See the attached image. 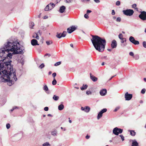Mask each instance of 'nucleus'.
I'll return each instance as SVG.
<instances>
[{"label": "nucleus", "mask_w": 146, "mask_h": 146, "mask_svg": "<svg viewBox=\"0 0 146 146\" xmlns=\"http://www.w3.org/2000/svg\"><path fill=\"white\" fill-rule=\"evenodd\" d=\"M24 47L21 46L17 41H8L5 46L0 50V57L3 59L0 60V81L7 82L9 86L14 84V80H17L15 70L14 71L11 64L12 61L9 59L12 58L13 54H22Z\"/></svg>", "instance_id": "obj_1"}, {"label": "nucleus", "mask_w": 146, "mask_h": 146, "mask_svg": "<svg viewBox=\"0 0 146 146\" xmlns=\"http://www.w3.org/2000/svg\"><path fill=\"white\" fill-rule=\"evenodd\" d=\"M92 38L91 40L96 49L100 52H103L106 44L105 39L102 38L97 35H92Z\"/></svg>", "instance_id": "obj_2"}, {"label": "nucleus", "mask_w": 146, "mask_h": 146, "mask_svg": "<svg viewBox=\"0 0 146 146\" xmlns=\"http://www.w3.org/2000/svg\"><path fill=\"white\" fill-rule=\"evenodd\" d=\"M123 12L124 15L129 16L132 15L134 13L133 10L131 9H127L126 10H123Z\"/></svg>", "instance_id": "obj_3"}, {"label": "nucleus", "mask_w": 146, "mask_h": 146, "mask_svg": "<svg viewBox=\"0 0 146 146\" xmlns=\"http://www.w3.org/2000/svg\"><path fill=\"white\" fill-rule=\"evenodd\" d=\"M122 131V129L119 128L117 127L114 128L113 131V133L116 135H118L119 133H121Z\"/></svg>", "instance_id": "obj_4"}, {"label": "nucleus", "mask_w": 146, "mask_h": 146, "mask_svg": "<svg viewBox=\"0 0 146 146\" xmlns=\"http://www.w3.org/2000/svg\"><path fill=\"white\" fill-rule=\"evenodd\" d=\"M139 17L143 21L146 20V12H141V14L139 15Z\"/></svg>", "instance_id": "obj_5"}, {"label": "nucleus", "mask_w": 146, "mask_h": 146, "mask_svg": "<svg viewBox=\"0 0 146 146\" xmlns=\"http://www.w3.org/2000/svg\"><path fill=\"white\" fill-rule=\"evenodd\" d=\"M67 34L66 31H64L62 33L57 32L56 36L58 38H60L62 37H65Z\"/></svg>", "instance_id": "obj_6"}, {"label": "nucleus", "mask_w": 146, "mask_h": 146, "mask_svg": "<svg viewBox=\"0 0 146 146\" xmlns=\"http://www.w3.org/2000/svg\"><path fill=\"white\" fill-rule=\"evenodd\" d=\"M107 111L106 108H104L101 111L98 113L97 117V119H99L102 116L103 113L106 112Z\"/></svg>", "instance_id": "obj_7"}, {"label": "nucleus", "mask_w": 146, "mask_h": 146, "mask_svg": "<svg viewBox=\"0 0 146 146\" xmlns=\"http://www.w3.org/2000/svg\"><path fill=\"white\" fill-rule=\"evenodd\" d=\"M129 40L130 42L135 45H138L139 44V41L135 40L133 36H130L129 38Z\"/></svg>", "instance_id": "obj_8"}, {"label": "nucleus", "mask_w": 146, "mask_h": 146, "mask_svg": "<svg viewBox=\"0 0 146 146\" xmlns=\"http://www.w3.org/2000/svg\"><path fill=\"white\" fill-rule=\"evenodd\" d=\"M132 95L129 94L128 92H126L125 95V98L126 100H130L132 98Z\"/></svg>", "instance_id": "obj_9"}, {"label": "nucleus", "mask_w": 146, "mask_h": 146, "mask_svg": "<svg viewBox=\"0 0 146 146\" xmlns=\"http://www.w3.org/2000/svg\"><path fill=\"white\" fill-rule=\"evenodd\" d=\"M76 28L74 26H72L67 29V31L69 33H71L76 29Z\"/></svg>", "instance_id": "obj_10"}, {"label": "nucleus", "mask_w": 146, "mask_h": 146, "mask_svg": "<svg viewBox=\"0 0 146 146\" xmlns=\"http://www.w3.org/2000/svg\"><path fill=\"white\" fill-rule=\"evenodd\" d=\"M117 46V43L116 41L115 40H113L111 44V47L112 48H116Z\"/></svg>", "instance_id": "obj_11"}, {"label": "nucleus", "mask_w": 146, "mask_h": 146, "mask_svg": "<svg viewBox=\"0 0 146 146\" xmlns=\"http://www.w3.org/2000/svg\"><path fill=\"white\" fill-rule=\"evenodd\" d=\"M81 110L82 111H84L85 112L88 113L89 111L90 110V108L88 106H86L85 108L82 107L81 108Z\"/></svg>", "instance_id": "obj_12"}, {"label": "nucleus", "mask_w": 146, "mask_h": 146, "mask_svg": "<svg viewBox=\"0 0 146 146\" xmlns=\"http://www.w3.org/2000/svg\"><path fill=\"white\" fill-rule=\"evenodd\" d=\"M100 93L101 96H105L107 93V90L106 89H102L100 91Z\"/></svg>", "instance_id": "obj_13"}, {"label": "nucleus", "mask_w": 146, "mask_h": 146, "mask_svg": "<svg viewBox=\"0 0 146 146\" xmlns=\"http://www.w3.org/2000/svg\"><path fill=\"white\" fill-rule=\"evenodd\" d=\"M90 79L93 81L96 82L98 80V78L92 75L91 73L90 74Z\"/></svg>", "instance_id": "obj_14"}, {"label": "nucleus", "mask_w": 146, "mask_h": 146, "mask_svg": "<svg viewBox=\"0 0 146 146\" xmlns=\"http://www.w3.org/2000/svg\"><path fill=\"white\" fill-rule=\"evenodd\" d=\"M31 44L33 46H35L36 45H39V44L38 43L37 41L35 39H33L31 41Z\"/></svg>", "instance_id": "obj_15"}, {"label": "nucleus", "mask_w": 146, "mask_h": 146, "mask_svg": "<svg viewBox=\"0 0 146 146\" xmlns=\"http://www.w3.org/2000/svg\"><path fill=\"white\" fill-rule=\"evenodd\" d=\"M132 143L131 146H138L139 143L135 139L132 140Z\"/></svg>", "instance_id": "obj_16"}, {"label": "nucleus", "mask_w": 146, "mask_h": 146, "mask_svg": "<svg viewBox=\"0 0 146 146\" xmlns=\"http://www.w3.org/2000/svg\"><path fill=\"white\" fill-rule=\"evenodd\" d=\"M66 9V7L64 6H62L60 7L59 11L61 13H63L65 11Z\"/></svg>", "instance_id": "obj_17"}, {"label": "nucleus", "mask_w": 146, "mask_h": 146, "mask_svg": "<svg viewBox=\"0 0 146 146\" xmlns=\"http://www.w3.org/2000/svg\"><path fill=\"white\" fill-rule=\"evenodd\" d=\"M51 134L52 135L54 136H56L57 135V132L56 130H54L51 131Z\"/></svg>", "instance_id": "obj_18"}, {"label": "nucleus", "mask_w": 146, "mask_h": 146, "mask_svg": "<svg viewBox=\"0 0 146 146\" xmlns=\"http://www.w3.org/2000/svg\"><path fill=\"white\" fill-rule=\"evenodd\" d=\"M88 87V85L86 84L84 85L83 84L82 86L80 88V89L81 90H85Z\"/></svg>", "instance_id": "obj_19"}, {"label": "nucleus", "mask_w": 146, "mask_h": 146, "mask_svg": "<svg viewBox=\"0 0 146 146\" xmlns=\"http://www.w3.org/2000/svg\"><path fill=\"white\" fill-rule=\"evenodd\" d=\"M64 105L62 104H61L58 106V109L59 110H62L64 109Z\"/></svg>", "instance_id": "obj_20"}, {"label": "nucleus", "mask_w": 146, "mask_h": 146, "mask_svg": "<svg viewBox=\"0 0 146 146\" xmlns=\"http://www.w3.org/2000/svg\"><path fill=\"white\" fill-rule=\"evenodd\" d=\"M50 7L49 4L46 5V7L44 9V10L45 11H48L50 10Z\"/></svg>", "instance_id": "obj_21"}, {"label": "nucleus", "mask_w": 146, "mask_h": 146, "mask_svg": "<svg viewBox=\"0 0 146 146\" xmlns=\"http://www.w3.org/2000/svg\"><path fill=\"white\" fill-rule=\"evenodd\" d=\"M52 98L54 100L57 101L58 100L59 97L58 96H56V95H54L53 97Z\"/></svg>", "instance_id": "obj_22"}, {"label": "nucleus", "mask_w": 146, "mask_h": 146, "mask_svg": "<svg viewBox=\"0 0 146 146\" xmlns=\"http://www.w3.org/2000/svg\"><path fill=\"white\" fill-rule=\"evenodd\" d=\"M129 131L130 132V135L132 136H134L135 135V132L134 131L129 130Z\"/></svg>", "instance_id": "obj_23"}, {"label": "nucleus", "mask_w": 146, "mask_h": 146, "mask_svg": "<svg viewBox=\"0 0 146 146\" xmlns=\"http://www.w3.org/2000/svg\"><path fill=\"white\" fill-rule=\"evenodd\" d=\"M50 7V10L52 9L55 6V5L53 3H51L49 4Z\"/></svg>", "instance_id": "obj_24"}, {"label": "nucleus", "mask_w": 146, "mask_h": 146, "mask_svg": "<svg viewBox=\"0 0 146 146\" xmlns=\"http://www.w3.org/2000/svg\"><path fill=\"white\" fill-rule=\"evenodd\" d=\"M43 89L47 93V91L48 90V89L46 85H45L43 87Z\"/></svg>", "instance_id": "obj_25"}, {"label": "nucleus", "mask_w": 146, "mask_h": 146, "mask_svg": "<svg viewBox=\"0 0 146 146\" xmlns=\"http://www.w3.org/2000/svg\"><path fill=\"white\" fill-rule=\"evenodd\" d=\"M50 145L48 142H46L42 144V146H50Z\"/></svg>", "instance_id": "obj_26"}, {"label": "nucleus", "mask_w": 146, "mask_h": 146, "mask_svg": "<svg viewBox=\"0 0 146 146\" xmlns=\"http://www.w3.org/2000/svg\"><path fill=\"white\" fill-rule=\"evenodd\" d=\"M34 26V23L33 22H31L29 24V27L30 28H33V27Z\"/></svg>", "instance_id": "obj_27"}, {"label": "nucleus", "mask_w": 146, "mask_h": 146, "mask_svg": "<svg viewBox=\"0 0 146 146\" xmlns=\"http://www.w3.org/2000/svg\"><path fill=\"white\" fill-rule=\"evenodd\" d=\"M133 58L136 60H138L139 58V55L138 54H136L133 57Z\"/></svg>", "instance_id": "obj_28"}, {"label": "nucleus", "mask_w": 146, "mask_h": 146, "mask_svg": "<svg viewBox=\"0 0 146 146\" xmlns=\"http://www.w3.org/2000/svg\"><path fill=\"white\" fill-rule=\"evenodd\" d=\"M57 83V82L56 80H55V78H54L53 81H52V84L53 85H55Z\"/></svg>", "instance_id": "obj_29"}, {"label": "nucleus", "mask_w": 146, "mask_h": 146, "mask_svg": "<svg viewBox=\"0 0 146 146\" xmlns=\"http://www.w3.org/2000/svg\"><path fill=\"white\" fill-rule=\"evenodd\" d=\"M120 40H121V43H123L125 42H126V39L125 38H123Z\"/></svg>", "instance_id": "obj_30"}, {"label": "nucleus", "mask_w": 146, "mask_h": 146, "mask_svg": "<svg viewBox=\"0 0 146 146\" xmlns=\"http://www.w3.org/2000/svg\"><path fill=\"white\" fill-rule=\"evenodd\" d=\"M33 37L36 38L37 39H39V37L38 36L37 34H36L35 36L33 35Z\"/></svg>", "instance_id": "obj_31"}, {"label": "nucleus", "mask_w": 146, "mask_h": 146, "mask_svg": "<svg viewBox=\"0 0 146 146\" xmlns=\"http://www.w3.org/2000/svg\"><path fill=\"white\" fill-rule=\"evenodd\" d=\"M61 62H56V63H55L54 64V66H57L60 65L61 64Z\"/></svg>", "instance_id": "obj_32"}, {"label": "nucleus", "mask_w": 146, "mask_h": 146, "mask_svg": "<svg viewBox=\"0 0 146 146\" xmlns=\"http://www.w3.org/2000/svg\"><path fill=\"white\" fill-rule=\"evenodd\" d=\"M119 38L120 39H121L122 38H123V35L121 33L119 34L118 36Z\"/></svg>", "instance_id": "obj_33"}, {"label": "nucleus", "mask_w": 146, "mask_h": 146, "mask_svg": "<svg viewBox=\"0 0 146 146\" xmlns=\"http://www.w3.org/2000/svg\"><path fill=\"white\" fill-rule=\"evenodd\" d=\"M143 47L146 48V42L144 41L143 42Z\"/></svg>", "instance_id": "obj_34"}, {"label": "nucleus", "mask_w": 146, "mask_h": 146, "mask_svg": "<svg viewBox=\"0 0 146 146\" xmlns=\"http://www.w3.org/2000/svg\"><path fill=\"white\" fill-rule=\"evenodd\" d=\"M121 20V18L120 17H117L116 19V21L117 22H120Z\"/></svg>", "instance_id": "obj_35"}, {"label": "nucleus", "mask_w": 146, "mask_h": 146, "mask_svg": "<svg viewBox=\"0 0 146 146\" xmlns=\"http://www.w3.org/2000/svg\"><path fill=\"white\" fill-rule=\"evenodd\" d=\"M46 43L48 45H50V44L52 43V42L51 41H46Z\"/></svg>", "instance_id": "obj_36"}, {"label": "nucleus", "mask_w": 146, "mask_h": 146, "mask_svg": "<svg viewBox=\"0 0 146 146\" xmlns=\"http://www.w3.org/2000/svg\"><path fill=\"white\" fill-rule=\"evenodd\" d=\"M120 108V107L119 106H118L117 107H116L115 110H114V111L115 112L116 111H117L118 110H119Z\"/></svg>", "instance_id": "obj_37"}, {"label": "nucleus", "mask_w": 146, "mask_h": 146, "mask_svg": "<svg viewBox=\"0 0 146 146\" xmlns=\"http://www.w3.org/2000/svg\"><path fill=\"white\" fill-rule=\"evenodd\" d=\"M86 94L88 95H89L90 94L91 95L92 94V93L90 91H87L86 92Z\"/></svg>", "instance_id": "obj_38"}, {"label": "nucleus", "mask_w": 146, "mask_h": 146, "mask_svg": "<svg viewBox=\"0 0 146 146\" xmlns=\"http://www.w3.org/2000/svg\"><path fill=\"white\" fill-rule=\"evenodd\" d=\"M145 88H143L141 90V93L142 94H144L145 92Z\"/></svg>", "instance_id": "obj_39"}, {"label": "nucleus", "mask_w": 146, "mask_h": 146, "mask_svg": "<svg viewBox=\"0 0 146 146\" xmlns=\"http://www.w3.org/2000/svg\"><path fill=\"white\" fill-rule=\"evenodd\" d=\"M44 66V64H42L39 66V67L41 68L42 69Z\"/></svg>", "instance_id": "obj_40"}, {"label": "nucleus", "mask_w": 146, "mask_h": 146, "mask_svg": "<svg viewBox=\"0 0 146 146\" xmlns=\"http://www.w3.org/2000/svg\"><path fill=\"white\" fill-rule=\"evenodd\" d=\"M120 4V2L119 1H117L116 2V5L117 6H119Z\"/></svg>", "instance_id": "obj_41"}, {"label": "nucleus", "mask_w": 146, "mask_h": 146, "mask_svg": "<svg viewBox=\"0 0 146 146\" xmlns=\"http://www.w3.org/2000/svg\"><path fill=\"white\" fill-rule=\"evenodd\" d=\"M6 126L7 128L8 129L10 127V125L9 123H7L6 124Z\"/></svg>", "instance_id": "obj_42"}, {"label": "nucleus", "mask_w": 146, "mask_h": 146, "mask_svg": "<svg viewBox=\"0 0 146 146\" xmlns=\"http://www.w3.org/2000/svg\"><path fill=\"white\" fill-rule=\"evenodd\" d=\"M119 136L121 137L122 141H123L124 140V137L122 135H119Z\"/></svg>", "instance_id": "obj_43"}, {"label": "nucleus", "mask_w": 146, "mask_h": 146, "mask_svg": "<svg viewBox=\"0 0 146 146\" xmlns=\"http://www.w3.org/2000/svg\"><path fill=\"white\" fill-rule=\"evenodd\" d=\"M129 54L130 55L133 56V57L134 56V53L133 52H129Z\"/></svg>", "instance_id": "obj_44"}, {"label": "nucleus", "mask_w": 146, "mask_h": 146, "mask_svg": "<svg viewBox=\"0 0 146 146\" xmlns=\"http://www.w3.org/2000/svg\"><path fill=\"white\" fill-rule=\"evenodd\" d=\"M136 6L137 5L136 4H134L132 5V7L134 9L136 7Z\"/></svg>", "instance_id": "obj_45"}, {"label": "nucleus", "mask_w": 146, "mask_h": 146, "mask_svg": "<svg viewBox=\"0 0 146 146\" xmlns=\"http://www.w3.org/2000/svg\"><path fill=\"white\" fill-rule=\"evenodd\" d=\"M84 17L86 19H88L89 18V16L87 14H86L84 15Z\"/></svg>", "instance_id": "obj_46"}, {"label": "nucleus", "mask_w": 146, "mask_h": 146, "mask_svg": "<svg viewBox=\"0 0 146 146\" xmlns=\"http://www.w3.org/2000/svg\"><path fill=\"white\" fill-rule=\"evenodd\" d=\"M56 72L53 73L52 74V76L54 78V77L56 76Z\"/></svg>", "instance_id": "obj_47"}, {"label": "nucleus", "mask_w": 146, "mask_h": 146, "mask_svg": "<svg viewBox=\"0 0 146 146\" xmlns=\"http://www.w3.org/2000/svg\"><path fill=\"white\" fill-rule=\"evenodd\" d=\"M44 110L45 111H48V108L47 107H45L44 108Z\"/></svg>", "instance_id": "obj_48"}, {"label": "nucleus", "mask_w": 146, "mask_h": 146, "mask_svg": "<svg viewBox=\"0 0 146 146\" xmlns=\"http://www.w3.org/2000/svg\"><path fill=\"white\" fill-rule=\"evenodd\" d=\"M102 59H108V58H107V56H106L102 57Z\"/></svg>", "instance_id": "obj_49"}, {"label": "nucleus", "mask_w": 146, "mask_h": 146, "mask_svg": "<svg viewBox=\"0 0 146 146\" xmlns=\"http://www.w3.org/2000/svg\"><path fill=\"white\" fill-rule=\"evenodd\" d=\"M115 14V12L114 11V10H113L112 11L111 14L113 15H114Z\"/></svg>", "instance_id": "obj_50"}, {"label": "nucleus", "mask_w": 146, "mask_h": 146, "mask_svg": "<svg viewBox=\"0 0 146 146\" xmlns=\"http://www.w3.org/2000/svg\"><path fill=\"white\" fill-rule=\"evenodd\" d=\"M41 29L43 30V31H45L46 30V27H41Z\"/></svg>", "instance_id": "obj_51"}, {"label": "nucleus", "mask_w": 146, "mask_h": 146, "mask_svg": "<svg viewBox=\"0 0 146 146\" xmlns=\"http://www.w3.org/2000/svg\"><path fill=\"white\" fill-rule=\"evenodd\" d=\"M92 12V11L89 10H88L87 11V14H88Z\"/></svg>", "instance_id": "obj_52"}, {"label": "nucleus", "mask_w": 146, "mask_h": 146, "mask_svg": "<svg viewBox=\"0 0 146 146\" xmlns=\"http://www.w3.org/2000/svg\"><path fill=\"white\" fill-rule=\"evenodd\" d=\"M66 2L67 3H70L71 2L72 0H66Z\"/></svg>", "instance_id": "obj_53"}, {"label": "nucleus", "mask_w": 146, "mask_h": 146, "mask_svg": "<svg viewBox=\"0 0 146 146\" xmlns=\"http://www.w3.org/2000/svg\"><path fill=\"white\" fill-rule=\"evenodd\" d=\"M48 56L49 57L50 56V54L49 53H47L44 56Z\"/></svg>", "instance_id": "obj_54"}, {"label": "nucleus", "mask_w": 146, "mask_h": 146, "mask_svg": "<svg viewBox=\"0 0 146 146\" xmlns=\"http://www.w3.org/2000/svg\"><path fill=\"white\" fill-rule=\"evenodd\" d=\"M85 137L86 139H88L90 138V136L88 135H87Z\"/></svg>", "instance_id": "obj_55"}, {"label": "nucleus", "mask_w": 146, "mask_h": 146, "mask_svg": "<svg viewBox=\"0 0 146 146\" xmlns=\"http://www.w3.org/2000/svg\"><path fill=\"white\" fill-rule=\"evenodd\" d=\"M94 1L96 3H98L100 2V1L99 0H94Z\"/></svg>", "instance_id": "obj_56"}, {"label": "nucleus", "mask_w": 146, "mask_h": 146, "mask_svg": "<svg viewBox=\"0 0 146 146\" xmlns=\"http://www.w3.org/2000/svg\"><path fill=\"white\" fill-rule=\"evenodd\" d=\"M48 18V17L46 16H45L44 17L43 19H47Z\"/></svg>", "instance_id": "obj_57"}, {"label": "nucleus", "mask_w": 146, "mask_h": 146, "mask_svg": "<svg viewBox=\"0 0 146 146\" xmlns=\"http://www.w3.org/2000/svg\"><path fill=\"white\" fill-rule=\"evenodd\" d=\"M116 76V75L111 77V78L109 80H110L111 79H112V78H113L114 76Z\"/></svg>", "instance_id": "obj_58"}, {"label": "nucleus", "mask_w": 146, "mask_h": 146, "mask_svg": "<svg viewBox=\"0 0 146 146\" xmlns=\"http://www.w3.org/2000/svg\"><path fill=\"white\" fill-rule=\"evenodd\" d=\"M17 108L18 107L17 106H14L13 108L14 109V110Z\"/></svg>", "instance_id": "obj_59"}, {"label": "nucleus", "mask_w": 146, "mask_h": 146, "mask_svg": "<svg viewBox=\"0 0 146 146\" xmlns=\"http://www.w3.org/2000/svg\"><path fill=\"white\" fill-rule=\"evenodd\" d=\"M51 73H52V72L51 71H50L48 72V74L49 75H50L51 74Z\"/></svg>", "instance_id": "obj_60"}, {"label": "nucleus", "mask_w": 146, "mask_h": 146, "mask_svg": "<svg viewBox=\"0 0 146 146\" xmlns=\"http://www.w3.org/2000/svg\"><path fill=\"white\" fill-rule=\"evenodd\" d=\"M70 46L71 47H73V44H70Z\"/></svg>", "instance_id": "obj_61"}, {"label": "nucleus", "mask_w": 146, "mask_h": 146, "mask_svg": "<svg viewBox=\"0 0 146 146\" xmlns=\"http://www.w3.org/2000/svg\"><path fill=\"white\" fill-rule=\"evenodd\" d=\"M61 0H57V1H56L57 3L59 2Z\"/></svg>", "instance_id": "obj_62"}, {"label": "nucleus", "mask_w": 146, "mask_h": 146, "mask_svg": "<svg viewBox=\"0 0 146 146\" xmlns=\"http://www.w3.org/2000/svg\"><path fill=\"white\" fill-rule=\"evenodd\" d=\"M107 50L108 51H111V49H108Z\"/></svg>", "instance_id": "obj_63"}, {"label": "nucleus", "mask_w": 146, "mask_h": 146, "mask_svg": "<svg viewBox=\"0 0 146 146\" xmlns=\"http://www.w3.org/2000/svg\"><path fill=\"white\" fill-rule=\"evenodd\" d=\"M143 80L145 82H146V78H143Z\"/></svg>", "instance_id": "obj_64"}]
</instances>
